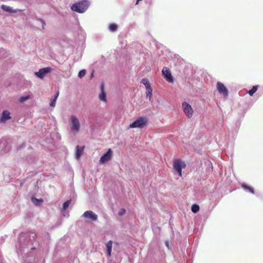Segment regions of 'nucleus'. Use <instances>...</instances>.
Segmentation results:
<instances>
[{"label": "nucleus", "instance_id": "obj_13", "mask_svg": "<svg viewBox=\"0 0 263 263\" xmlns=\"http://www.w3.org/2000/svg\"><path fill=\"white\" fill-rule=\"evenodd\" d=\"M11 119V117L10 116V112L7 110L3 111L1 118V122H5L6 120Z\"/></svg>", "mask_w": 263, "mask_h": 263}, {"label": "nucleus", "instance_id": "obj_29", "mask_svg": "<svg viewBox=\"0 0 263 263\" xmlns=\"http://www.w3.org/2000/svg\"><path fill=\"white\" fill-rule=\"evenodd\" d=\"M165 243H166V246H167V247H168V246H169V245H168V243L167 242H166Z\"/></svg>", "mask_w": 263, "mask_h": 263}, {"label": "nucleus", "instance_id": "obj_18", "mask_svg": "<svg viewBox=\"0 0 263 263\" xmlns=\"http://www.w3.org/2000/svg\"><path fill=\"white\" fill-rule=\"evenodd\" d=\"M2 9L5 11L11 12V13H15L16 12L15 10H13L12 8L9 6L3 5L1 6Z\"/></svg>", "mask_w": 263, "mask_h": 263}, {"label": "nucleus", "instance_id": "obj_2", "mask_svg": "<svg viewBox=\"0 0 263 263\" xmlns=\"http://www.w3.org/2000/svg\"><path fill=\"white\" fill-rule=\"evenodd\" d=\"M148 123V120L145 117H140L134 122L129 125V128H142L145 126Z\"/></svg>", "mask_w": 263, "mask_h": 263}, {"label": "nucleus", "instance_id": "obj_19", "mask_svg": "<svg viewBox=\"0 0 263 263\" xmlns=\"http://www.w3.org/2000/svg\"><path fill=\"white\" fill-rule=\"evenodd\" d=\"M241 186L245 190H248L250 193H252V194H254V190L252 187H251V186L245 184V183H242L241 184Z\"/></svg>", "mask_w": 263, "mask_h": 263}, {"label": "nucleus", "instance_id": "obj_20", "mask_svg": "<svg viewBox=\"0 0 263 263\" xmlns=\"http://www.w3.org/2000/svg\"><path fill=\"white\" fill-rule=\"evenodd\" d=\"M257 89L258 86H253L252 89L248 91V93L251 96H252L254 94V93L257 90Z\"/></svg>", "mask_w": 263, "mask_h": 263}, {"label": "nucleus", "instance_id": "obj_1", "mask_svg": "<svg viewBox=\"0 0 263 263\" xmlns=\"http://www.w3.org/2000/svg\"><path fill=\"white\" fill-rule=\"evenodd\" d=\"M89 4V3L88 1L84 0L73 4L71 7V9L72 10L78 13H83L87 9Z\"/></svg>", "mask_w": 263, "mask_h": 263}, {"label": "nucleus", "instance_id": "obj_26", "mask_svg": "<svg viewBox=\"0 0 263 263\" xmlns=\"http://www.w3.org/2000/svg\"><path fill=\"white\" fill-rule=\"evenodd\" d=\"M86 72L85 70H84V69L81 70L79 72V74H78L79 77L80 78H82V77H83L85 75Z\"/></svg>", "mask_w": 263, "mask_h": 263}, {"label": "nucleus", "instance_id": "obj_27", "mask_svg": "<svg viewBox=\"0 0 263 263\" xmlns=\"http://www.w3.org/2000/svg\"><path fill=\"white\" fill-rule=\"evenodd\" d=\"M125 212H126L125 209H121L119 211V215L120 216H122V215H124V214H125Z\"/></svg>", "mask_w": 263, "mask_h": 263}, {"label": "nucleus", "instance_id": "obj_21", "mask_svg": "<svg viewBox=\"0 0 263 263\" xmlns=\"http://www.w3.org/2000/svg\"><path fill=\"white\" fill-rule=\"evenodd\" d=\"M191 210L194 213H196L199 211V206L198 204H194L192 206Z\"/></svg>", "mask_w": 263, "mask_h": 263}, {"label": "nucleus", "instance_id": "obj_12", "mask_svg": "<svg viewBox=\"0 0 263 263\" xmlns=\"http://www.w3.org/2000/svg\"><path fill=\"white\" fill-rule=\"evenodd\" d=\"M84 146H80L79 145H77L76 146V158L77 159L79 160L80 158L81 155H82L84 152Z\"/></svg>", "mask_w": 263, "mask_h": 263}, {"label": "nucleus", "instance_id": "obj_11", "mask_svg": "<svg viewBox=\"0 0 263 263\" xmlns=\"http://www.w3.org/2000/svg\"><path fill=\"white\" fill-rule=\"evenodd\" d=\"M100 90H101V93L99 94V98L100 101H103L104 102H107L106 94L104 91V86L103 83H102L100 85Z\"/></svg>", "mask_w": 263, "mask_h": 263}, {"label": "nucleus", "instance_id": "obj_25", "mask_svg": "<svg viewBox=\"0 0 263 263\" xmlns=\"http://www.w3.org/2000/svg\"><path fill=\"white\" fill-rule=\"evenodd\" d=\"M141 83H143L145 85V88L151 86V84H150L149 81L146 79H145V78L143 79L141 81Z\"/></svg>", "mask_w": 263, "mask_h": 263}, {"label": "nucleus", "instance_id": "obj_9", "mask_svg": "<svg viewBox=\"0 0 263 263\" xmlns=\"http://www.w3.org/2000/svg\"><path fill=\"white\" fill-rule=\"evenodd\" d=\"M217 89L224 97L228 96L229 93L228 90L222 83L219 82L217 83Z\"/></svg>", "mask_w": 263, "mask_h": 263}, {"label": "nucleus", "instance_id": "obj_6", "mask_svg": "<svg viewBox=\"0 0 263 263\" xmlns=\"http://www.w3.org/2000/svg\"><path fill=\"white\" fill-rule=\"evenodd\" d=\"M51 71L52 69L49 67H47L40 69L37 72H35L34 74L35 76L42 79L45 77L46 74L51 72Z\"/></svg>", "mask_w": 263, "mask_h": 263}, {"label": "nucleus", "instance_id": "obj_15", "mask_svg": "<svg viewBox=\"0 0 263 263\" xmlns=\"http://www.w3.org/2000/svg\"><path fill=\"white\" fill-rule=\"evenodd\" d=\"M59 96V91L57 90L54 98L51 100V102L50 103V105L51 106L54 107L55 106L56 101H57V99L58 98Z\"/></svg>", "mask_w": 263, "mask_h": 263}, {"label": "nucleus", "instance_id": "obj_3", "mask_svg": "<svg viewBox=\"0 0 263 263\" xmlns=\"http://www.w3.org/2000/svg\"><path fill=\"white\" fill-rule=\"evenodd\" d=\"M69 126L71 130L74 133H78L80 129V123L78 119L74 115H72L70 117Z\"/></svg>", "mask_w": 263, "mask_h": 263}, {"label": "nucleus", "instance_id": "obj_28", "mask_svg": "<svg viewBox=\"0 0 263 263\" xmlns=\"http://www.w3.org/2000/svg\"><path fill=\"white\" fill-rule=\"evenodd\" d=\"M40 21H41V23H42V27H43V29H44V26L45 25V21H44L43 20H42V19H41V20H40Z\"/></svg>", "mask_w": 263, "mask_h": 263}, {"label": "nucleus", "instance_id": "obj_17", "mask_svg": "<svg viewBox=\"0 0 263 263\" xmlns=\"http://www.w3.org/2000/svg\"><path fill=\"white\" fill-rule=\"evenodd\" d=\"M146 89V98H148L149 100H151L152 97L153 89L151 86L147 87Z\"/></svg>", "mask_w": 263, "mask_h": 263}, {"label": "nucleus", "instance_id": "obj_24", "mask_svg": "<svg viewBox=\"0 0 263 263\" xmlns=\"http://www.w3.org/2000/svg\"><path fill=\"white\" fill-rule=\"evenodd\" d=\"M71 200H69L65 202L63 204V210H66L69 206Z\"/></svg>", "mask_w": 263, "mask_h": 263}, {"label": "nucleus", "instance_id": "obj_5", "mask_svg": "<svg viewBox=\"0 0 263 263\" xmlns=\"http://www.w3.org/2000/svg\"><path fill=\"white\" fill-rule=\"evenodd\" d=\"M162 73L164 78L168 82L171 83H174V80L169 68L166 67H163L162 70Z\"/></svg>", "mask_w": 263, "mask_h": 263}, {"label": "nucleus", "instance_id": "obj_8", "mask_svg": "<svg viewBox=\"0 0 263 263\" xmlns=\"http://www.w3.org/2000/svg\"><path fill=\"white\" fill-rule=\"evenodd\" d=\"M182 107L185 114L188 118H190L193 114V110L191 106L186 102H184L182 103Z\"/></svg>", "mask_w": 263, "mask_h": 263}, {"label": "nucleus", "instance_id": "obj_16", "mask_svg": "<svg viewBox=\"0 0 263 263\" xmlns=\"http://www.w3.org/2000/svg\"><path fill=\"white\" fill-rule=\"evenodd\" d=\"M32 202L35 204V205H39L41 203L43 202V200L42 198L40 199H37L34 197H32L31 198Z\"/></svg>", "mask_w": 263, "mask_h": 263}, {"label": "nucleus", "instance_id": "obj_10", "mask_svg": "<svg viewBox=\"0 0 263 263\" xmlns=\"http://www.w3.org/2000/svg\"><path fill=\"white\" fill-rule=\"evenodd\" d=\"M83 216L86 219L90 221H96L98 218V216L92 211H86L83 214Z\"/></svg>", "mask_w": 263, "mask_h": 263}, {"label": "nucleus", "instance_id": "obj_14", "mask_svg": "<svg viewBox=\"0 0 263 263\" xmlns=\"http://www.w3.org/2000/svg\"><path fill=\"white\" fill-rule=\"evenodd\" d=\"M112 242L111 240H109L107 242L106 245L107 251V256L110 257L111 256V250H112Z\"/></svg>", "mask_w": 263, "mask_h": 263}, {"label": "nucleus", "instance_id": "obj_7", "mask_svg": "<svg viewBox=\"0 0 263 263\" xmlns=\"http://www.w3.org/2000/svg\"><path fill=\"white\" fill-rule=\"evenodd\" d=\"M112 155V151L110 148H109L108 149L107 152L104 154L100 158L99 160L100 163L104 164L105 162H108L111 159Z\"/></svg>", "mask_w": 263, "mask_h": 263}, {"label": "nucleus", "instance_id": "obj_23", "mask_svg": "<svg viewBox=\"0 0 263 263\" xmlns=\"http://www.w3.org/2000/svg\"><path fill=\"white\" fill-rule=\"evenodd\" d=\"M30 96L27 95L26 96L21 97L19 98V102L21 103H23L24 102L27 101V100L30 99Z\"/></svg>", "mask_w": 263, "mask_h": 263}, {"label": "nucleus", "instance_id": "obj_4", "mask_svg": "<svg viewBox=\"0 0 263 263\" xmlns=\"http://www.w3.org/2000/svg\"><path fill=\"white\" fill-rule=\"evenodd\" d=\"M186 167L185 162L182 161L180 159L174 160L173 162V168L177 171L180 177L182 176V169Z\"/></svg>", "mask_w": 263, "mask_h": 263}, {"label": "nucleus", "instance_id": "obj_22", "mask_svg": "<svg viewBox=\"0 0 263 263\" xmlns=\"http://www.w3.org/2000/svg\"><path fill=\"white\" fill-rule=\"evenodd\" d=\"M118 26L115 24H110L109 25V29L111 32H115L117 30Z\"/></svg>", "mask_w": 263, "mask_h": 263}]
</instances>
